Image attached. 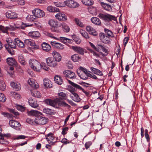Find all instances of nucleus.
Wrapping results in <instances>:
<instances>
[{
    "instance_id": "f257e3e1",
    "label": "nucleus",
    "mask_w": 152,
    "mask_h": 152,
    "mask_svg": "<svg viewBox=\"0 0 152 152\" xmlns=\"http://www.w3.org/2000/svg\"><path fill=\"white\" fill-rule=\"evenodd\" d=\"M29 64L30 67L34 71L39 72L41 69L40 63L34 59H31L29 61Z\"/></svg>"
},
{
    "instance_id": "f03ea898",
    "label": "nucleus",
    "mask_w": 152,
    "mask_h": 152,
    "mask_svg": "<svg viewBox=\"0 0 152 152\" xmlns=\"http://www.w3.org/2000/svg\"><path fill=\"white\" fill-rule=\"evenodd\" d=\"M31 26L27 25L21 21L15 23L14 26L10 25V30L14 31L17 29H24L26 27Z\"/></svg>"
},
{
    "instance_id": "7ed1b4c3",
    "label": "nucleus",
    "mask_w": 152,
    "mask_h": 152,
    "mask_svg": "<svg viewBox=\"0 0 152 152\" xmlns=\"http://www.w3.org/2000/svg\"><path fill=\"white\" fill-rule=\"evenodd\" d=\"M98 16L105 21L109 22L111 21L112 20L115 21L117 20L116 17L114 16L107 14H104L102 13H100Z\"/></svg>"
},
{
    "instance_id": "20e7f679",
    "label": "nucleus",
    "mask_w": 152,
    "mask_h": 152,
    "mask_svg": "<svg viewBox=\"0 0 152 152\" xmlns=\"http://www.w3.org/2000/svg\"><path fill=\"white\" fill-rule=\"evenodd\" d=\"M100 40L103 43L106 44H110L111 43V40L110 38L104 33H101L99 34Z\"/></svg>"
},
{
    "instance_id": "39448f33",
    "label": "nucleus",
    "mask_w": 152,
    "mask_h": 152,
    "mask_svg": "<svg viewBox=\"0 0 152 152\" xmlns=\"http://www.w3.org/2000/svg\"><path fill=\"white\" fill-rule=\"evenodd\" d=\"M46 61L48 66L51 67L56 68L58 66L57 61L52 57H48L46 59Z\"/></svg>"
},
{
    "instance_id": "423d86ee",
    "label": "nucleus",
    "mask_w": 152,
    "mask_h": 152,
    "mask_svg": "<svg viewBox=\"0 0 152 152\" xmlns=\"http://www.w3.org/2000/svg\"><path fill=\"white\" fill-rule=\"evenodd\" d=\"M69 90L71 93V94L70 95V96L72 99L75 102H79L80 101L81 99L75 91V89L74 88L69 89Z\"/></svg>"
},
{
    "instance_id": "0eeeda50",
    "label": "nucleus",
    "mask_w": 152,
    "mask_h": 152,
    "mask_svg": "<svg viewBox=\"0 0 152 152\" xmlns=\"http://www.w3.org/2000/svg\"><path fill=\"white\" fill-rule=\"evenodd\" d=\"M48 121V118L42 116L37 117L34 121L35 124L43 125L45 124Z\"/></svg>"
},
{
    "instance_id": "6e6552de",
    "label": "nucleus",
    "mask_w": 152,
    "mask_h": 152,
    "mask_svg": "<svg viewBox=\"0 0 152 152\" xmlns=\"http://www.w3.org/2000/svg\"><path fill=\"white\" fill-rule=\"evenodd\" d=\"M32 13L34 16L37 18L43 17L45 15L44 12L38 8L35 9L32 11Z\"/></svg>"
},
{
    "instance_id": "1a4fd4ad",
    "label": "nucleus",
    "mask_w": 152,
    "mask_h": 152,
    "mask_svg": "<svg viewBox=\"0 0 152 152\" xmlns=\"http://www.w3.org/2000/svg\"><path fill=\"white\" fill-rule=\"evenodd\" d=\"M24 43L27 45L31 46L33 49H38L39 48V46L36 44L34 40L31 39H25L24 40Z\"/></svg>"
},
{
    "instance_id": "9d476101",
    "label": "nucleus",
    "mask_w": 152,
    "mask_h": 152,
    "mask_svg": "<svg viewBox=\"0 0 152 152\" xmlns=\"http://www.w3.org/2000/svg\"><path fill=\"white\" fill-rule=\"evenodd\" d=\"M68 82L69 84L71 85L72 86L74 87L79 89L80 90L82 91L86 95L88 96H90V92L87 91H85L83 88L81 87L79 85L74 83L73 82H72L70 80H68Z\"/></svg>"
},
{
    "instance_id": "9b49d317",
    "label": "nucleus",
    "mask_w": 152,
    "mask_h": 152,
    "mask_svg": "<svg viewBox=\"0 0 152 152\" xmlns=\"http://www.w3.org/2000/svg\"><path fill=\"white\" fill-rule=\"evenodd\" d=\"M9 124L10 126L16 130H20L21 128V125L18 121L13 120L9 121Z\"/></svg>"
},
{
    "instance_id": "f8f14e48",
    "label": "nucleus",
    "mask_w": 152,
    "mask_h": 152,
    "mask_svg": "<svg viewBox=\"0 0 152 152\" xmlns=\"http://www.w3.org/2000/svg\"><path fill=\"white\" fill-rule=\"evenodd\" d=\"M63 74L66 78L74 79L76 77L75 73L71 70H65L63 71Z\"/></svg>"
},
{
    "instance_id": "ddd939ff",
    "label": "nucleus",
    "mask_w": 152,
    "mask_h": 152,
    "mask_svg": "<svg viewBox=\"0 0 152 152\" xmlns=\"http://www.w3.org/2000/svg\"><path fill=\"white\" fill-rule=\"evenodd\" d=\"M50 43L52 47L57 49L62 50L64 48V45L60 43L56 42L55 41H51Z\"/></svg>"
},
{
    "instance_id": "4468645a",
    "label": "nucleus",
    "mask_w": 152,
    "mask_h": 152,
    "mask_svg": "<svg viewBox=\"0 0 152 152\" xmlns=\"http://www.w3.org/2000/svg\"><path fill=\"white\" fill-rule=\"evenodd\" d=\"M65 4L68 7L75 8L78 7L79 4L77 2L72 0H68L64 1Z\"/></svg>"
},
{
    "instance_id": "2eb2a0df",
    "label": "nucleus",
    "mask_w": 152,
    "mask_h": 152,
    "mask_svg": "<svg viewBox=\"0 0 152 152\" xmlns=\"http://www.w3.org/2000/svg\"><path fill=\"white\" fill-rule=\"evenodd\" d=\"M28 34L29 37L34 39H37L41 36L40 34L38 31L30 32Z\"/></svg>"
},
{
    "instance_id": "dca6fc26",
    "label": "nucleus",
    "mask_w": 152,
    "mask_h": 152,
    "mask_svg": "<svg viewBox=\"0 0 152 152\" xmlns=\"http://www.w3.org/2000/svg\"><path fill=\"white\" fill-rule=\"evenodd\" d=\"M86 30L90 34L94 36H96L97 35V33L95 29L91 26H86Z\"/></svg>"
},
{
    "instance_id": "f3484780",
    "label": "nucleus",
    "mask_w": 152,
    "mask_h": 152,
    "mask_svg": "<svg viewBox=\"0 0 152 152\" xmlns=\"http://www.w3.org/2000/svg\"><path fill=\"white\" fill-rule=\"evenodd\" d=\"M72 49L77 53L82 55H83L85 53V50L82 48L78 46H73Z\"/></svg>"
},
{
    "instance_id": "a211bd4d",
    "label": "nucleus",
    "mask_w": 152,
    "mask_h": 152,
    "mask_svg": "<svg viewBox=\"0 0 152 152\" xmlns=\"http://www.w3.org/2000/svg\"><path fill=\"white\" fill-rule=\"evenodd\" d=\"M55 17L61 21H65L67 20V17L64 14L58 13L55 15Z\"/></svg>"
},
{
    "instance_id": "6ab92c4d",
    "label": "nucleus",
    "mask_w": 152,
    "mask_h": 152,
    "mask_svg": "<svg viewBox=\"0 0 152 152\" xmlns=\"http://www.w3.org/2000/svg\"><path fill=\"white\" fill-rule=\"evenodd\" d=\"M28 115L29 116H37L38 115H42V113L37 110H31L30 111H28L27 112Z\"/></svg>"
},
{
    "instance_id": "aec40b11",
    "label": "nucleus",
    "mask_w": 152,
    "mask_h": 152,
    "mask_svg": "<svg viewBox=\"0 0 152 152\" xmlns=\"http://www.w3.org/2000/svg\"><path fill=\"white\" fill-rule=\"evenodd\" d=\"M6 17L8 18L13 19L16 18L17 17V14L15 12L11 11H9L6 13Z\"/></svg>"
},
{
    "instance_id": "412c9836",
    "label": "nucleus",
    "mask_w": 152,
    "mask_h": 152,
    "mask_svg": "<svg viewBox=\"0 0 152 152\" xmlns=\"http://www.w3.org/2000/svg\"><path fill=\"white\" fill-rule=\"evenodd\" d=\"M48 23L50 26L52 27V30L53 31H58L56 30H53V28H54L55 29L58 26V22L56 20H50L48 22Z\"/></svg>"
},
{
    "instance_id": "4be33fe9",
    "label": "nucleus",
    "mask_w": 152,
    "mask_h": 152,
    "mask_svg": "<svg viewBox=\"0 0 152 152\" xmlns=\"http://www.w3.org/2000/svg\"><path fill=\"white\" fill-rule=\"evenodd\" d=\"M52 55L53 57V58H55L58 62H60L61 60V54L56 51H54L52 53Z\"/></svg>"
},
{
    "instance_id": "5701e85b",
    "label": "nucleus",
    "mask_w": 152,
    "mask_h": 152,
    "mask_svg": "<svg viewBox=\"0 0 152 152\" xmlns=\"http://www.w3.org/2000/svg\"><path fill=\"white\" fill-rule=\"evenodd\" d=\"M42 48L43 50L48 52L51 50L50 46L48 43L44 42L42 44Z\"/></svg>"
},
{
    "instance_id": "b1692460",
    "label": "nucleus",
    "mask_w": 152,
    "mask_h": 152,
    "mask_svg": "<svg viewBox=\"0 0 152 152\" xmlns=\"http://www.w3.org/2000/svg\"><path fill=\"white\" fill-rule=\"evenodd\" d=\"M28 83L29 85L33 88H36L39 87L37 83L35 82L33 79H29L28 80Z\"/></svg>"
},
{
    "instance_id": "393cba45",
    "label": "nucleus",
    "mask_w": 152,
    "mask_h": 152,
    "mask_svg": "<svg viewBox=\"0 0 152 152\" xmlns=\"http://www.w3.org/2000/svg\"><path fill=\"white\" fill-rule=\"evenodd\" d=\"M7 64L11 66L15 65L17 62L15 59L13 58H8L7 59Z\"/></svg>"
},
{
    "instance_id": "a878e982",
    "label": "nucleus",
    "mask_w": 152,
    "mask_h": 152,
    "mask_svg": "<svg viewBox=\"0 0 152 152\" xmlns=\"http://www.w3.org/2000/svg\"><path fill=\"white\" fill-rule=\"evenodd\" d=\"M11 86L14 89L17 91H19L20 89V86L19 83L18 82H12L10 83Z\"/></svg>"
},
{
    "instance_id": "bb28decb",
    "label": "nucleus",
    "mask_w": 152,
    "mask_h": 152,
    "mask_svg": "<svg viewBox=\"0 0 152 152\" xmlns=\"http://www.w3.org/2000/svg\"><path fill=\"white\" fill-rule=\"evenodd\" d=\"M91 20L92 23L96 25L100 26L101 25V22L100 20L96 17H93L91 18Z\"/></svg>"
},
{
    "instance_id": "cd10ccee",
    "label": "nucleus",
    "mask_w": 152,
    "mask_h": 152,
    "mask_svg": "<svg viewBox=\"0 0 152 152\" xmlns=\"http://www.w3.org/2000/svg\"><path fill=\"white\" fill-rule=\"evenodd\" d=\"M29 105L32 107L36 108L39 106L37 101L32 99H30L28 101Z\"/></svg>"
},
{
    "instance_id": "c85d7f7f",
    "label": "nucleus",
    "mask_w": 152,
    "mask_h": 152,
    "mask_svg": "<svg viewBox=\"0 0 152 152\" xmlns=\"http://www.w3.org/2000/svg\"><path fill=\"white\" fill-rule=\"evenodd\" d=\"M100 3L102 6L105 10L109 11H112V8L110 5L102 2H100Z\"/></svg>"
},
{
    "instance_id": "c756f323",
    "label": "nucleus",
    "mask_w": 152,
    "mask_h": 152,
    "mask_svg": "<svg viewBox=\"0 0 152 152\" xmlns=\"http://www.w3.org/2000/svg\"><path fill=\"white\" fill-rule=\"evenodd\" d=\"M43 84L44 86L46 88H51L52 87L51 81L49 79H45L43 80Z\"/></svg>"
},
{
    "instance_id": "7c9ffc66",
    "label": "nucleus",
    "mask_w": 152,
    "mask_h": 152,
    "mask_svg": "<svg viewBox=\"0 0 152 152\" xmlns=\"http://www.w3.org/2000/svg\"><path fill=\"white\" fill-rule=\"evenodd\" d=\"M45 102L47 104L54 107H56L57 104V102L55 100L51 99H46Z\"/></svg>"
},
{
    "instance_id": "2f4dec72",
    "label": "nucleus",
    "mask_w": 152,
    "mask_h": 152,
    "mask_svg": "<svg viewBox=\"0 0 152 152\" xmlns=\"http://www.w3.org/2000/svg\"><path fill=\"white\" fill-rule=\"evenodd\" d=\"M31 94L37 98H40L41 97L40 92L37 91L36 89H33L31 90Z\"/></svg>"
},
{
    "instance_id": "473e14b6",
    "label": "nucleus",
    "mask_w": 152,
    "mask_h": 152,
    "mask_svg": "<svg viewBox=\"0 0 152 152\" xmlns=\"http://www.w3.org/2000/svg\"><path fill=\"white\" fill-rule=\"evenodd\" d=\"M79 32L84 38L86 39H89V35L85 30H83L82 29H80L79 30Z\"/></svg>"
},
{
    "instance_id": "72a5a7b5",
    "label": "nucleus",
    "mask_w": 152,
    "mask_h": 152,
    "mask_svg": "<svg viewBox=\"0 0 152 152\" xmlns=\"http://www.w3.org/2000/svg\"><path fill=\"white\" fill-rule=\"evenodd\" d=\"M5 48L7 47H9L12 48H16V45L15 42V39L14 41H12L9 42L7 44H5L4 45Z\"/></svg>"
},
{
    "instance_id": "f704fd0d",
    "label": "nucleus",
    "mask_w": 152,
    "mask_h": 152,
    "mask_svg": "<svg viewBox=\"0 0 152 152\" xmlns=\"http://www.w3.org/2000/svg\"><path fill=\"white\" fill-rule=\"evenodd\" d=\"M15 42L18 46L20 48H24L25 45L23 42L19 40L18 38L15 39Z\"/></svg>"
},
{
    "instance_id": "c9c22d12",
    "label": "nucleus",
    "mask_w": 152,
    "mask_h": 152,
    "mask_svg": "<svg viewBox=\"0 0 152 152\" xmlns=\"http://www.w3.org/2000/svg\"><path fill=\"white\" fill-rule=\"evenodd\" d=\"M71 59L74 62H79L81 60V58L78 54H75L71 56Z\"/></svg>"
},
{
    "instance_id": "e433bc0d",
    "label": "nucleus",
    "mask_w": 152,
    "mask_h": 152,
    "mask_svg": "<svg viewBox=\"0 0 152 152\" xmlns=\"http://www.w3.org/2000/svg\"><path fill=\"white\" fill-rule=\"evenodd\" d=\"M54 81L58 85H61L62 83V79L59 75L55 76L54 77Z\"/></svg>"
},
{
    "instance_id": "4c0bfd02",
    "label": "nucleus",
    "mask_w": 152,
    "mask_h": 152,
    "mask_svg": "<svg viewBox=\"0 0 152 152\" xmlns=\"http://www.w3.org/2000/svg\"><path fill=\"white\" fill-rule=\"evenodd\" d=\"M43 113L49 115H53L55 113V112L53 110L49 109L48 108H45L43 110Z\"/></svg>"
},
{
    "instance_id": "58836bf2",
    "label": "nucleus",
    "mask_w": 152,
    "mask_h": 152,
    "mask_svg": "<svg viewBox=\"0 0 152 152\" xmlns=\"http://www.w3.org/2000/svg\"><path fill=\"white\" fill-rule=\"evenodd\" d=\"M78 71H77V72L78 74V76L80 77V78L84 80L87 79L88 77V75L85 73H82L81 71H80V72H78Z\"/></svg>"
},
{
    "instance_id": "ea45409f",
    "label": "nucleus",
    "mask_w": 152,
    "mask_h": 152,
    "mask_svg": "<svg viewBox=\"0 0 152 152\" xmlns=\"http://www.w3.org/2000/svg\"><path fill=\"white\" fill-rule=\"evenodd\" d=\"M91 69L92 72L95 74L100 76H102L103 75L102 72L99 69L94 67H91Z\"/></svg>"
},
{
    "instance_id": "a19ab883",
    "label": "nucleus",
    "mask_w": 152,
    "mask_h": 152,
    "mask_svg": "<svg viewBox=\"0 0 152 152\" xmlns=\"http://www.w3.org/2000/svg\"><path fill=\"white\" fill-rule=\"evenodd\" d=\"M104 31L105 32V34H107V35L110 38H113L114 37V34L112 31L110 30L105 28L104 29Z\"/></svg>"
},
{
    "instance_id": "79ce46f5",
    "label": "nucleus",
    "mask_w": 152,
    "mask_h": 152,
    "mask_svg": "<svg viewBox=\"0 0 152 152\" xmlns=\"http://www.w3.org/2000/svg\"><path fill=\"white\" fill-rule=\"evenodd\" d=\"M54 138V137L53 135V134H48L46 138V139L48 141L49 144H51L53 142Z\"/></svg>"
},
{
    "instance_id": "37998d69",
    "label": "nucleus",
    "mask_w": 152,
    "mask_h": 152,
    "mask_svg": "<svg viewBox=\"0 0 152 152\" xmlns=\"http://www.w3.org/2000/svg\"><path fill=\"white\" fill-rule=\"evenodd\" d=\"M10 26L9 27H4L0 25V30L4 33H7L8 30H10Z\"/></svg>"
},
{
    "instance_id": "c03bdc74",
    "label": "nucleus",
    "mask_w": 152,
    "mask_h": 152,
    "mask_svg": "<svg viewBox=\"0 0 152 152\" xmlns=\"http://www.w3.org/2000/svg\"><path fill=\"white\" fill-rule=\"evenodd\" d=\"M74 20L77 25L78 26L81 28H83L85 26V24H83L79 19L76 18Z\"/></svg>"
},
{
    "instance_id": "a18cd8bd",
    "label": "nucleus",
    "mask_w": 152,
    "mask_h": 152,
    "mask_svg": "<svg viewBox=\"0 0 152 152\" xmlns=\"http://www.w3.org/2000/svg\"><path fill=\"white\" fill-rule=\"evenodd\" d=\"M18 59L19 62L22 65H25L26 62L23 56L21 55H20L18 56Z\"/></svg>"
},
{
    "instance_id": "49530a36",
    "label": "nucleus",
    "mask_w": 152,
    "mask_h": 152,
    "mask_svg": "<svg viewBox=\"0 0 152 152\" xmlns=\"http://www.w3.org/2000/svg\"><path fill=\"white\" fill-rule=\"evenodd\" d=\"M63 30L66 32H68L70 31V28L65 23H63L61 25Z\"/></svg>"
},
{
    "instance_id": "de8ad7c7",
    "label": "nucleus",
    "mask_w": 152,
    "mask_h": 152,
    "mask_svg": "<svg viewBox=\"0 0 152 152\" xmlns=\"http://www.w3.org/2000/svg\"><path fill=\"white\" fill-rule=\"evenodd\" d=\"M48 11L51 12H57L59 11V9L56 7H54L52 6L48 7L47 8Z\"/></svg>"
},
{
    "instance_id": "09e8293b",
    "label": "nucleus",
    "mask_w": 152,
    "mask_h": 152,
    "mask_svg": "<svg viewBox=\"0 0 152 152\" xmlns=\"http://www.w3.org/2000/svg\"><path fill=\"white\" fill-rule=\"evenodd\" d=\"M83 3L86 5H91L93 4L94 1L92 0H82Z\"/></svg>"
},
{
    "instance_id": "8fccbe9b",
    "label": "nucleus",
    "mask_w": 152,
    "mask_h": 152,
    "mask_svg": "<svg viewBox=\"0 0 152 152\" xmlns=\"http://www.w3.org/2000/svg\"><path fill=\"white\" fill-rule=\"evenodd\" d=\"M58 97L62 100L65 99L67 98L66 94L63 92L58 93Z\"/></svg>"
},
{
    "instance_id": "3c124183",
    "label": "nucleus",
    "mask_w": 152,
    "mask_h": 152,
    "mask_svg": "<svg viewBox=\"0 0 152 152\" xmlns=\"http://www.w3.org/2000/svg\"><path fill=\"white\" fill-rule=\"evenodd\" d=\"M58 40H60V41L64 43H66L67 42L69 43V42L71 40L69 39L63 37H60Z\"/></svg>"
},
{
    "instance_id": "603ef678",
    "label": "nucleus",
    "mask_w": 152,
    "mask_h": 152,
    "mask_svg": "<svg viewBox=\"0 0 152 152\" xmlns=\"http://www.w3.org/2000/svg\"><path fill=\"white\" fill-rule=\"evenodd\" d=\"M6 85L4 82L2 80H0V89L4 91L6 88Z\"/></svg>"
},
{
    "instance_id": "864d4df0",
    "label": "nucleus",
    "mask_w": 152,
    "mask_h": 152,
    "mask_svg": "<svg viewBox=\"0 0 152 152\" xmlns=\"http://www.w3.org/2000/svg\"><path fill=\"white\" fill-rule=\"evenodd\" d=\"M8 52L12 55H14L15 54V51L14 50L15 48H12L9 47L6 48Z\"/></svg>"
},
{
    "instance_id": "5fc2aeb1",
    "label": "nucleus",
    "mask_w": 152,
    "mask_h": 152,
    "mask_svg": "<svg viewBox=\"0 0 152 152\" xmlns=\"http://www.w3.org/2000/svg\"><path fill=\"white\" fill-rule=\"evenodd\" d=\"M6 98L4 95L2 93H0V101L4 102L6 101Z\"/></svg>"
},
{
    "instance_id": "6e6d98bb",
    "label": "nucleus",
    "mask_w": 152,
    "mask_h": 152,
    "mask_svg": "<svg viewBox=\"0 0 152 152\" xmlns=\"http://www.w3.org/2000/svg\"><path fill=\"white\" fill-rule=\"evenodd\" d=\"M59 105L62 106H64V107H66L68 108L70 107V106L68 104H67L65 103V102L61 101L60 102L58 103Z\"/></svg>"
},
{
    "instance_id": "4d7b16f0",
    "label": "nucleus",
    "mask_w": 152,
    "mask_h": 152,
    "mask_svg": "<svg viewBox=\"0 0 152 152\" xmlns=\"http://www.w3.org/2000/svg\"><path fill=\"white\" fill-rule=\"evenodd\" d=\"M9 110L11 113L13 114L16 117L19 115L18 113L14 109H9Z\"/></svg>"
},
{
    "instance_id": "13d9d810",
    "label": "nucleus",
    "mask_w": 152,
    "mask_h": 152,
    "mask_svg": "<svg viewBox=\"0 0 152 152\" xmlns=\"http://www.w3.org/2000/svg\"><path fill=\"white\" fill-rule=\"evenodd\" d=\"M89 12L92 14H94L96 12V9L93 7H91L88 9Z\"/></svg>"
},
{
    "instance_id": "bf43d9fd",
    "label": "nucleus",
    "mask_w": 152,
    "mask_h": 152,
    "mask_svg": "<svg viewBox=\"0 0 152 152\" xmlns=\"http://www.w3.org/2000/svg\"><path fill=\"white\" fill-rule=\"evenodd\" d=\"M26 20L30 22H32L34 20L35 18L32 15H28L26 18Z\"/></svg>"
},
{
    "instance_id": "052dcab7",
    "label": "nucleus",
    "mask_w": 152,
    "mask_h": 152,
    "mask_svg": "<svg viewBox=\"0 0 152 152\" xmlns=\"http://www.w3.org/2000/svg\"><path fill=\"white\" fill-rule=\"evenodd\" d=\"M46 35L48 37H50L51 38H53V39H57V40H58L59 39V38H57L56 37H55L54 35V34H51V33L48 32V33H46Z\"/></svg>"
},
{
    "instance_id": "680f3d73",
    "label": "nucleus",
    "mask_w": 152,
    "mask_h": 152,
    "mask_svg": "<svg viewBox=\"0 0 152 152\" xmlns=\"http://www.w3.org/2000/svg\"><path fill=\"white\" fill-rule=\"evenodd\" d=\"M41 68L46 71H48L50 69V68L48 67L44 63H42L41 64Z\"/></svg>"
},
{
    "instance_id": "e2e57ef3",
    "label": "nucleus",
    "mask_w": 152,
    "mask_h": 152,
    "mask_svg": "<svg viewBox=\"0 0 152 152\" xmlns=\"http://www.w3.org/2000/svg\"><path fill=\"white\" fill-rule=\"evenodd\" d=\"M16 107L18 110L22 112L24 111L25 110V108L20 105H16Z\"/></svg>"
},
{
    "instance_id": "0e129e2a",
    "label": "nucleus",
    "mask_w": 152,
    "mask_h": 152,
    "mask_svg": "<svg viewBox=\"0 0 152 152\" xmlns=\"http://www.w3.org/2000/svg\"><path fill=\"white\" fill-rule=\"evenodd\" d=\"M104 47L103 46L98 44L97 45L96 50L97 51H99L100 50H102Z\"/></svg>"
},
{
    "instance_id": "69168bd1",
    "label": "nucleus",
    "mask_w": 152,
    "mask_h": 152,
    "mask_svg": "<svg viewBox=\"0 0 152 152\" xmlns=\"http://www.w3.org/2000/svg\"><path fill=\"white\" fill-rule=\"evenodd\" d=\"M80 70L81 71H80L81 72H82V73H85L88 75L89 73V72L86 69L83 68V67L82 66H80Z\"/></svg>"
},
{
    "instance_id": "338daca9",
    "label": "nucleus",
    "mask_w": 152,
    "mask_h": 152,
    "mask_svg": "<svg viewBox=\"0 0 152 152\" xmlns=\"http://www.w3.org/2000/svg\"><path fill=\"white\" fill-rule=\"evenodd\" d=\"M67 67L69 69H72L73 67V65L72 64L70 61H68L66 63Z\"/></svg>"
},
{
    "instance_id": "774afa93",
    "label": "nucleus",
    "mask_w": 152,
    "mask_h": 152,
    "mask_svg": "<svg viewBox=\"0 0 152 152\" xmlns=\"http://www.w3.org/2000/svg\"><path fill=\"white\" fill-rule=\"evenodd\" d=\"M129 40V37H125L123 41V45L124 47H125Z\"/></svg>"
}]
</instances>
